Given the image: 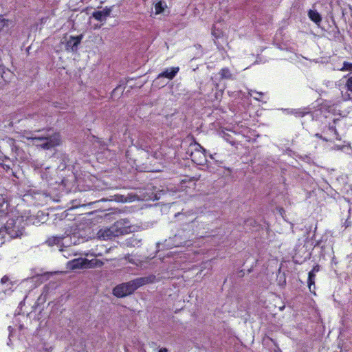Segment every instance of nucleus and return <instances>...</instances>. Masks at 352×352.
<instances>
[{
	"instance_id": "obj_1",
	"label": "nucleus",
	"mask_w": 352,
	"mask_h": 352,
	"mask_svg": "<svg viewBox=\"0 0 352 352\" xmlns=\"http://www.w3.org/2000/svg\"><path fill=\"white\" fill-rule=\"evenodd\" d=\"M24 217L19 214H9V218L3 228L0 229V245L5 243L7 234L10 239L20 237L24 230Z\"/></svg>"
},
{
	"instance_id": "obj_2",
	"label": "nucleus",
	"mask_w": 352,
	"mask_h": 352,
	"mask_svg": "<svg viewBox=\"0 0 352 352\" xmlns=\"http://www.w3.org/2000/svg\"><path fill=\"white\" fill-rule=\"evenodd\" d=\"M41 131H37L35 134L28 138L32 139L36 146L41 147L43 149H50L59 144V134L54 133L51 129L45 132V134H41Z\"/></svg>"
},
{
	"instance_id": "obj_3",
	"label": "nucleus",
	"mask_w": 352,
	"mask_h": 352,
	"mask_svg": "<svg viewBox=\"0 0 352 352\" xmlns=\"http://www.w3.org/2000/svg\"><path fill=\"white\" fill-rule=\"evenodd\" d=\"M186 155L197 165H204L206 163V150L197 142L190 144Z\"/></svg>"
},
{
	"instance_id": "obj_4",
	"label": "nucleus",
	"mask_w": 352,
	"mask_h": 352,
	"mask_svg": "<svg viewBox=\"0 0 352 352\" xmlns=\"http://www.w3.org/2000/svg\"><path fill=\"white\" fill-rule=\"evenodd\" d=\"M121 222L118 221L109 228H101L97 233L98 239L100 240H111L113 238L123 234L126 230L121 228Z\"/></svg>"
},
{
	"instance_id": "obj_5",
	"label": "nucleus",
	"mask_w": 352,
	"mask_h": 352,
	"mask_svg": "<svg viewBox=\"0 0 352 352\" xmlns=\"http://www.w3.org/2000/svg\"><path fill=\"white\" fill-rule=\"evenodd\" d=\"M103 265L102 261L95 260L89 261L87 258H78L70 261L67 263V266L71 270L85 269L92 267H101Z\"/></svg>"
},
{
	"instance_id": "obj_6",
	"label": "nucleus",
	"mask_w": 352,
	"mask_h": 352,
	"mask_svg": "<svg viewBox=\"0 0 352 352\" xmlns=\"http://www.w3.org/2000/svg\"><path fill=\"white\" fill-rule=\"evenodd\" d=\"M190 232V231L189 230L187 232L182 231V232L176 234L173 239L170 238L168 239L167 245L174 247L190 245V238L192 236V234Z\"/></svg>"
},
{
	"instance_id": "obj_7",
	"label": "nucleus",
	"mask_w": 352,
	"mask_h": 352,
	"mask_svg": "<svg viewBox=\"0 0 352 352\" xmlns=\"http://www.w3.org/2000/svg\"><path fill=\"white\" fill-rule=\"evenodd\" d=\"M339 122V120H333L332 124H329L328 127L324 131V136L322 140L326 142H331L334 140H341V136L337 131L336 124Z\"/></svg>"
},
{
	"instance_id": "obj_8",
	"label": "nucleus",
	"mask_w": 352,
	"mask_h": 352,
	"mask_svg": "<svg viewBox=\"0 0 352 352\" xmlns=\"http://www.w3.org/2000/svg\"><path fill=\"white\" fill-rule=\"evenodd\" d=\"M134 292V287L132 288L130 282L117 285L113 290L114 296L118 298H122L132 294Z\"/></svg>"
},
{
	"instance_id": "obj_9",
	"label": "nucleus",
	"mask_w": 352,
	"mask_h": 352,
	"mask_svg": "<svg viewBox=\"0 0 352 352\" xmlns=\"http://www.w3.org/2000/svg\"><path fill=\"white\" fill-rule=\"evenodd\" d=\"M82 38V35L77 36H70L65 43L66 50L72 52L76 51Z\"/></svg>"
},
{
	"instance_id": "obj_10",
	"label": "nucleus",
	"mask_w": 352,
	"mask_h": 352,
	"mask_svg": "<svg viewBox=\"0 0 352 352\" xmlns=\"http://www.w3.org/2000/svg\"><path fill=\"white\" fill-rule=\"evenodd\" d=\"M111 12V8L105 7L102 10L94 12L92 16L98 21L104 22L107 20Z\"/></svg>"
},
{
	"instance_id": "obj_11",
	"label": "nucleus",
	"mask_w": 352,
	"mask_h": 352,
	"mask_svg": "<svg viewBox=\"0 0 352 352\" xmlns=\"http://www.w3.org/2000/svg\"><path fill=\"white\" fill-rule=\"evenodd\" d=\"M154 277L148 276V277H141L134 279L131 281H129L132 288L134 287V291L136 290L138 287L149 283L153 281Z\"/></svg>"
},
{
	"instance_id": "obj_12",
	"label": "nucleus",
	"mask_w": 352,
	"mask_h": 352,
	"mask_svg": "<svg viewBox=\"0 0 352 352\" xmlns=\"http://www.w3.org/2000/svg\"><path fill=\"white\" fill-rule=\"evenodd\" d=\"M1 283L2 285H5V289L3 290V293L5 294H10L12 291L13 288L14 287V285L16 284L14 281L10 280L8 276H4L1 280Z\"/></svg>"
},
{
	"instance_id": "obj_13",
	"label": "nucleus",
	"mask_w": 352,
	"mask_h": 352,
	"mask_svg": "<svg viewBox=\"0 0 352 352\" xmlns=\"http://www.w3.org/2000/svg\"><path fill=\"white\" fill-rule=\"evenodd\" d=\"M179 70V68L178 67L167 68L163 72L159 74L158 78L164 77L169 80H171L176 76Z\"/></svg>"
},
{
	"instance_id": "obj_14",
	"label": "nucleus",
	"mask_w": 352,
	"mask_h": 352,
	"mask_svg": "<svg viewBox=\"0 0 352 352\" xmlns=\"http://www.w3.org/2000/svg\"><path fill=\"white\" fill-rule=\"evenodd\" d=\"M67 237L52 236L47 240L46 243L50 246H53L54 245H60V243H62V244L67 243Z\"/></svg>"
},
{
	"instance_id": "obj_15",
	"label": "nucleus",
	"mask_w": 352,
	"mask_h": 352,
	"mask_svg": "<svg viewBox=\"0 0 352 352\" xmlns=\"http://www.w3.org/2000/svg\"><path fill=\"white\" fill-rule=\"evenodd\" d=\"M219 74L220 76L221 79L222 80H234V75L232 73L230 69L228 67H223L222 68L219 72Z\"/></svg>"
},
{
	"instance_id": "obj_16",
	"label": "nucleus",
	"mask_w": 352,
	"mask_h": 352,
	"mask_svg": "<svg viewBox=\"0 0 352 352\" xmlns=\"http://www.w3.org/2000/svg\"><path fill=\"white\" fill-rule=\"evenodd\" d=\"M315 278H316V274L310 271L308 274V287L309 291L311 293H314L315 294L314 289L316 288L315 286Z\"/></svg>"
},
{
	"instance_id": "obj_17",
	"label": "nucleus",
	"mask_w": 352,
	"mask_h": 352,
	"mask_svg": "<svg viewBox=\"0 0 352 352\" xmlns=\"http://www.w3.org/2000/svg\"><path fill=\"white\" fill-rule=\"evenodd\" d=\"M308 15L309 19L316 24H318L322 20L320 14L316 10H310Z\"/></svg>"
},
{
	"instance_id": "obj_18",
	"label": "nucleus",
	"mask_w": 352,
	"mask_h": 352,
	"mask_svg": "<svg viewBox=\"0 0 352 352\" xmlns=\"http://www.w3.org/2000/svg\"><path fill=\"white\" fill-rule=\"evenodd\" d=\"M114 200L118 202H131L134 200L133 196L131 195H116Z\"/></svg>"
},
{
	"instance_id": "obj_19",
	"label": "nucleus",
	"mask_w": 352,
	"mask_h": 352,
	"mask_svg": "<svg viewBox=\"0 0 352 352\" xmlns=\"http://www.w3.org/2000/svg\"><path fill=\"white\" fill-rule=\"evenodd\" d=\"M165 8H166V3L164 1H158L155 4V14H161Z\"/></svg>"
},
{
	"instance_id": "obj_20",
	"label": "nucleus",
	"mask_w": 352,
	"mask_h": 352,
	"mask_svg": "<svg viewBox=\"0 0 352 352\" xmlns=\"http://www.w3.org/2000/svg\"><path fill=\"white\" fill-rule=\"evenodd\" d=\"M140 244V240L136 237H131L126 240V245L130 247H139Z\"/></svg>"
},
{
	"instance_id": "obj_21",
	"label": "nucleus",
	"mask_w": 352,
	"mask_h": 352,
	"mask_svg": "<svg viewBox=\"0 0 352 352\" xmlns=\"http://www.w3.org/2000/svg\"><path fill=\"white\" fill-rule=\"evenodd\" d=\"M249 94L251 96H253V98L256 100H258V101L263 100V93H262V92H257L256 91L250 90V91L249 92Z\"/></svg>"
},
{
	"instance_id": "obj_22",
	"label": "nucleus",
	"mask_w": 352,
	"mask_h": 352,
	"mask_svg": "<svg viewBox=\"0 0 352 352\" xmlns=\"http://www.w3.org/2000/svg\"><path fill=\"white\" fill-rule=\"evenodd\" d=\"M341 71H352V63L344 62L342 67L340 69Z\"/></svg>"
},
{
	"instance_id": "obj_23",
	"label": "nucleus",
	"mask_w": 352,
	"mask_h": 352,
	"mask_svg": "<svg viewBox=\"0 0 352 352\" xmlns=\"http://www.w3.org/2000/svg\"><path fill=\"white\" fill-rule=\"evenodd\" d=\"M344 147H346L345 144H335L333 147H331V150H342Z\"/></svg>"
},
{
	"instance_id": "obj_24",
	"label": "nucleus",
	"mask_w": 352,
	"mask_h": 352,
	"mask_svg": "<svg viewBox=\"0 0 352 352\" xmlns=\"http://www.w3.org/2000/svg\"><path fill=\"white\" fill-rule=\"evenodd\" d=\"M294 113L298 117H303L307 113V112H305L300 109H296L294 110Z\"/></svg>"
},
{
	"instance_id": "obj_25",
	"label": "nucleus",
	"mask_w": 352,
	"mask_h": 352,
	"mask_svg": "<svg viewBox=\"0 0 352 352\" xmlns=\"http://www.w3.org/2000/svg\"><path fill=\"white\" fill-rule=\"evenodd\" d=\"M346 86L348 88V90L352 91V76L349 78L346 82Z\"/></svg>"
},
{
	"instance_id": "obj_26",
	"label": "nucleus",
	"mask_w": 352,
	"mask_h": 352,
	"mask_svg": "<svg viewBox=\"0 0 352 352\" xmlns=\"http://www.w3.org/2000/svg\"><path fill=\"white\" fill-rule=\"evenodd\" d=\"M4 204H6V207L8 206V204L5 201L4 198L0 195V210H3Z\"/></svg>"
},
{
	"instance_id": "obj_27",
	"label": "nucleus",
	"mask_w": 352,
	"mask_h": 352,
	"mask_svg": "<svg viewBox=\"0 0 352 352\" xmlns=\"http://www.w3.org/2000/svg\"><path fill=\"white\" fill-rule=\"evenodd\" d=\"M6 25V21L4 19L0 17V30H1Z\"/></svg>"
},
{
	"instance_id": "obj_28",
	"label": "nucleus",
	"mask_w": 352,
	"mask_h": 352,
	"mask_svg": "<svg viewBox=\"0 0 352 352\" xmlns=\"http://www.w3.org/2000/svg\"><path fill=\"white\" fill-rule=\"evenodd\" d=\"M212 35L215 38V39H218L221 37V32H216L215 30L212 31Z\"/></svg>"
},
{
	"instance_id": "obj_29",
	"label": "nucleus",
	"mask_w": 352,
	"mask_h": 352,
	"mask_svg": "<svg viewBox=\"0 0 352 352\" xmlns=\"http://www.w3.org/2000/svg\"><path fill=\"white\" fill-rule=\"evenodd\" d=\"M320 270V267L319 265H315L314 266L313 269L311 270L312 272L316 274L318 272H319Z\"/></svg>"
},
{
	"instance_id": "obj_30",
	"label": "nucleus",
	"mask_w": 352,
	"mask_h": 352,
	"mask_svg": "<svg viewBox=\"0 0 352 352\" xmlns=\"http://www.w3.org/2000/svg\"><path fill=\"white\" fill-rule=\"evenodd\" d=\"M160 155H161V153H157V151H155V152L153 153V157H154V158L158 159V158L160 157Z\"/></svg>"
},
{
	"instance_id": "obj_31",
	"label": "nucleus",
	"mask_w": 352,
	"mask_h": 352,
	"mask_svg": "<svg viewBox=\"0 0 352 352\" xmlns=\"http://www.w3.org/2000/svg\"><path fill=\"white\" fill-rule=\"evenodd\" d=\"M315 136L318 138H320L322 140V138H324V136H322V135L319 134V133H316L315 134Z\"/></svg>"
},
{
	"instance_id": "obj_32",
	"label": "nucleus",
	"mask_w": 352,
	"mask_h": 352,
	"mask_svg": "<svg viewBox=\"0 0 352 352\" xmlns=\"http://www.w3.org/2000/svg\"><path fill=\"white\" fill-rule=\"evenodd\" d=\"M159 352H168L167 349L165 348L160 349Z\"/></svg>"
},
{
	"instance_id": "obj_33",
	"label": "nucleus",
	"mask_w": 352,
	"mask_h": 352,
	"mask_svg": "<svg viewBox=\"0 0 352 352\" xmlns=\"http://www.w3.org/2000/svg\"><path fill=\"white\" fill-rule=\"evenodd\" d=\"M254 222V220L250 219L245 222L246 224H252Z\"/></svg>"
},
{
	"instance_id": "obj_34",
	"label": "nucleus",
	"mask_w": 352,
	"mask_h": 352,
	"mask_svg": "<svg viewBox=\"0 0 352 352\" xmlns=\"http://www.w3.org/2000/svg\"><path fill=\"white\" fill-rule=\"evenodd\" d=\"M343 98H344V100H348V99H349V94H346V96H344V95H343Z\"/></svg>"
},
{
	"instance_id": "obj_35",
	"label": "nucleus",
	"mask_w": 352,
	"mask_h": 352,
	"mask_svg": "<svg viewBox=\"0 0 352 352\" xmlns=\"http://www.w3.org/2000/svg\"><path fill=\"white\" fill-rule=\"evenodd\" d=\"M144 150H145L146 152H149V151L147 149V146H146L145 148H143Z\"/></svg>"
},
{
	"instance_id": "obj_36",
	"label": "nucleus",
	"mask_w": 352,
	"mask_h": 352,
	"mask_svg": "<svg viewBox=\"0 0 352 352\" xmlns=\"http://www.w3.org/2000/svg\"><path fill=\"white\" fill-rule=\"evenodd\" d=\"M214 43H215L217 45H218V43H217V41H214ZM217 47H219V46H217Z\"/></svg>"
},
{
	"instance_id": "obj_37",
	"label": "nucleus",
	"mask_w": 352,
	"mask_h": 352,
	"mask_svg": "<svg viewBox=\"0 0 352 352\" xmlns=\"http://www.w3.org/2000/svg\"><path fill=\"white\" fill-rule=\"evenodd\" d=\"M210 157L211 159H213V156H212V155H210Z\"/></svg>"
}]
</instances>
